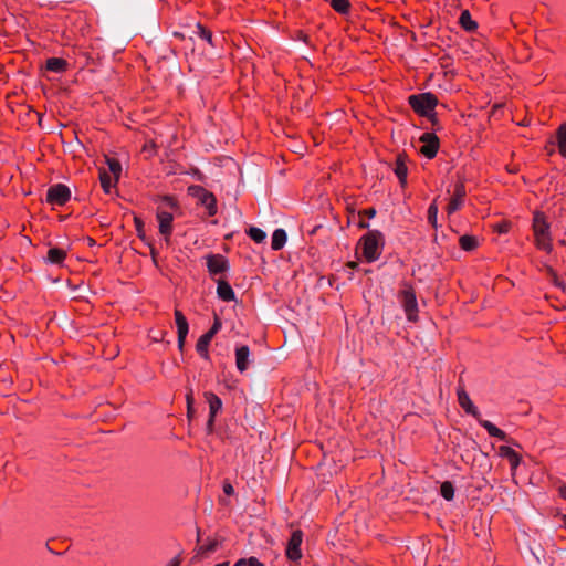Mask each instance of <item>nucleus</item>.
<instances>
[{"instance_id": "obj_3", "label": "nucleus", "mask_w": 566, "mask_h": 566, "mask_svg": "<svg viewBox=\"0 0 566 566\" xmlns=\"http://www.w3.org/2000/svg\"><path fill=\"white\" fill-rule=\"evenodd\" d=\"M360 244L365 260L369 263L375 262L381 255L384 235L378 230H370L360 239Z\"/></svg>"}, {"instance_id": "obj_8", "label": "nucleus", "mask_w": 566, "mask_h": 566, "mask_svg": "<svg viewBox=\"0 0 566 566\" xmlns=\"http://www.w3.org/2000/svg\"><path fill=\"white\" fill-rule=\"evenodd\" d=\"M71 197L70 189L63 184L51 186L46 192V201L53 206L65 205Z\"/></svg>"}, {"instance_id": "obj_39", "label": "nucleus", "mask_w": 566, "mask_h": 566, "mask_svg": "<svg viewBox=\"0 0 566 566\" xmlns=\"http://www.w3.org/2000/svg\"><path fill=\"white\" fill-rule=\"evenodd\" d=\"M179 565H180V559H179V557L177 556V557H174V558L168 563V565H167V566H179Z\"/></svg>"}, {"instance_id": "obj_25", "label": "nucleus", "mask_w": 566, "mask_h": 566, "mask_svg": "<svg viewBox=\"0 0 566 566\" xmlns=\"http://www.w3.org/2000/svg\"><path fill=\"white\" fill-rule=\"evenodd\" d=\"M459 244L464 251H473L478 248L479 240L476 237L465 234L459 239Z\"/></svg>"}, {"instance_id": "obj_9", "label": "nucleus", "mask_w": 566, "mask_h": 566, "mask_svg": "<svg viewBox=\"0 0 566 566\" xmlns=\"http://www.w3.org/2000/svg\"><path fill=\"white\" fill-rule=\"evenodd\" d=\"M420 142L422 143V146L420 147V153L431 159L437 155L438 148H439V139L434 134L431 133H424L420 137Z\"/></svg>"}, {"instance_id": "obj_19", "label": "nucleus", "mask_w": 566, "mask_h": 566, "mask_svg": "<svg viewBox=\"0 0 566 566\" xmlns=\"http://www.w3.org/2000/svg\"><path fill=\"white\" fill-rule=\"evenodd\" d=\"M66 258L65 250L61 248H50L45 258V261L50 264L62 265Z\"/></svg>"}, {"instance_id": "obj_29", "label": "nucleus", "mask_w": 566, "mask_h": 566, "mask_svg": "<svg viewBox=\"0 0 566 566\" xmlns=\"http://www.w3.org/2000/svg\"><path fill=\"white\" fill-rule=\"evenodd\" d=\"M440 493L443 499L451 501L454 496V488L451 482L446 481L441 484Z\"/></svg>"}, {"instance_id": "obj_14", "label": "nucleus", "mask_w": 566, "mask_h": 566, "mask_svg": "<svg viewBox=\"0 0 566 566\" xmlns=\"http://www.w3.org/2000/svg\"><path fill=\"white\" fill-rule=\"evenodd\" d=\"M207 268L210 274H221L228 268V262L224 256L220 254H212L207 258Z\"/></svg>"}, {"instance_id": "obj_43", "label": "nucleus", "mask_w": 566, "mask_h": 566, "mask_svg": "<svg viewBox=\"0 0 566 566\" xmlns=\"http://www.w3.org/2000/svg\"><path fill=\"white\" fill-rule=\"evenodd\" d=\"M214 566H229V562H222V563H219Z\"/></svg>"}, {"instance_id": "obj_23", "label": "nucleus", "mask_w": 566, "mask_h": 566, "mask_svg": "<svg viewBox=\"0 0 566 566\" xmlns=\"http://www.w3.org/2000/svg\"><path fill=\"white\" fill-rule=\"evenodd\" d=\"M286 243V232L283 229H276L272 234L271 247L273 250H281Z\"/></svg>"}, {"instance_id": "obj_40", "label": "nucleus", "mask_w": 566, "mask_h": 566, "mask_svg": "<svg viewBox=\"0 0 566 566\" xmlns=\"http://www.w3.org/2000/svg\"><path fill=\"white\" fill-rule=\"evenodd\" d=\"M191 403H192V398L188 395L187 396V405H188V412L189 413L191 411Z\"/></svg>"}, {"instance_id": "obj_41", "label": "nucleus", "mask_w": 566, "mask_h": 566, "mask_svg": "<svg viewBox=\"0 0 566 566\" xmlns=\"http://www.w3.org/2000/svg\"><path fill=\"white\" fill-rule=\"evenodd\" d=\"M247 560H248V559H240V560H238V562L234 564V566H243V565H245V566H247Z\"/></svg>"}, {"instance_id": "obj_42", "label": "nucleus", "mask_w": 566, "mask_h": 566, "mask_svg": "<svg viewBox=\"0 0 566 566\" xmlns=\"http://www.w3.org/2000/svg\"><path fill=\"white\" fill-rule=\"evenodd\" d=\"M367 213L369 217H374L376 211L374 209H370Z\"/></svg>"}, {"instance_id": "obj_20", "label": "nucleus", "mask_w": 566, "mask_h": 566, "mask_svg": "<svg viewBox=\"0 0 566 566\" xmlns=\"http://www.w3.org/2000/svg\"><path fill=\"white\" fill-rule=\"evenodd\" d=\"M217 294L219 298L224 302L233 301L235 297L234 291L231 285L226 281H218Z\"/></svg>"}, {"instance_id": "obj_15", "label": "nucleus", "mask_w": 566, "mask_h": 566, "mask_svg": "<svg viewBox=\"0 0 566 566\" xmlns=\"http://www.w3.org/2000/svg\"><path fill=\"white\" fill-rule=\"evenodd\" d=\"M499 451H500L501 457L507 459L511 470L514 473L521 463L520 454L515 450H513L511 447H507V446L500 447Z\"/></svg>"}, {"instance_id": "obj_24", "label": "nucleus", "mask_w": 566, "mask_h": 566, "mask_svg": "<svg viewBox=\"0 0 566 566\" xmlns=\"http://www.w3.org/2000/svg\"><path fill=\"white\" fill-rule=\"evenodd\" d=\"M460 25L465 31H474L478 28V24L475 21L472 20L471 14L468 10H464L461 12L460 19H459Z\"/></svg>"}, {"instance_id": "obj_18", "label": "nucleus", "mask_w": 566, "mask_h": 566, "mask_svg": "<svg viewBox=\"0 0 566 566\" xmlns=\"http://www.w3.org/2000/svg\"><path fill=\"white\" fill-rule=\"evenodd\" d=\"M205 397H206V400H207V402L209 405V410H210L209 424H212L216 415L220 411V409L222 407V401L213 392H206Z\"/></svg>"}, {"instance_id": "obj_7", "label": "nucleus", "mask_w": 566, "mask_h": 566, "mask_svg": "<svg viewBox=\"0 0 566 566\" xmlns=\"http://www.w3.org/2000/svg\"><path fill=\"white\" fill-rule=\"evenodd\" d=\"M221 328V322L218 317H216L213 325L211 328L201 335L196 344V350L197 353L205 359L209 358V345L214 337V335L220 331Z\"/></svg>"}, {"instance_id": "obj_1", "label": "nucleus", "mask_w": 566, "mask_h": 566, "mask_svg": "<svg viewBox=\"0 0 566 566\" xmlns=\"http://www.w3.org/2000/svg\"><path fill=\"white\" fill-rule=\"evenodd\" d=\"M178 206L176 200L166 196L161 199V203L156 212L159 233L164 237V242L166 245L170 244L174 221L172 210H176Z\"/></svg>"}, {"instance_id": "obj_34", "label": "nucleus", "mask_w": 566, "mask_h": 566, "mask_svg": "<svg viewBox=\"0 0 566 566\" xmlns=\"http://www.w3.org/2000/svg\"><path fill=\"white\" fill-rule=\"evenodd\" d=\"M494 229L496 232H499L501 234L506 233L510 229V223L509 222H500L494 226Z\"/></svg>"}, {"instance_id": "obj_32", "label": "nucleus", "mask_w": 566, "mask_h": 566, "mask_svg": "<svg viewBox=\"0 0 566 566\" xmlns=\"http://www.w3.org/2000/svg\"><path fill=\"white\" fill-rule=\"evenodd\" d=\"M437 217H438V206H437V203L434 201L428 208V221L433 227H437Z\"/></svg>"}, {"instance_id": "obj_38", "label": "nucleus", "mask_w": 566, "mask_h": 566, "mask_svg": "<svg viewBox=\"0 0 566 566\" xmlns=\"http://www.w3.org/2000/svg\"><path fill=\"white\" fill-rule=\"evenodd\" d=\"M558 493L564 500H566V484L559 486Z\"/></svg>"}, {"instance_id": "obj_35", "label": "nucleus", "mask_w": 566, "mask_h": 566, "mask_svg": "<svg viewBox=\"0 0 566 566\" xmlns=\"http://www.w3.org/2000/svg\"><path fill=\"white\" fill-rule=\"evenodd\" d=\"M247 566H264L261 562H259L255 557H250L247 560Z\"/></svg>"}, {"instance_id": "obj_11", "label": "nucleus", "mask_w": 566, "mask_h": 566, "mask_svg": "<svg viewBox=\"0 0 566 566\" xmlns=\"http://www.w3.org/2000/svg\"><path fill=\"white\" fill-rule=\"evenodd\" d=\"M174 315H175V322H176V326H177L178 348H179V350H182L185 343H186V337L189 332V325H188L187 318L185 317V315L182 314L181 311L175 310Z\"/></svg>"}, {"instance_id": "obj_30", "label": "nucleus", "mask_w": 566, "mask_h": 566, "mask_svg": "<svg viewBox=\"0 0 566 566\" xmlns=\"http://www.w3.org/2000/svg\"><path fill=\"white\" fill-rule=\"evenodd\" d=\"M248 234L256 243L263 242L266 238L265 232L262 229L256 228V227H251L248 231Z\"/></svg>"}, {"instance_id": "obj_36", "label": "nucleus", "mask_w": 566, "mask_h": 566, "mask_svg": "<svg viewBox=\"0 0 566 566\" xmlns=\"http://www.w3.org/2000/svg\"><path fill=\"white\" fill-rule=\"evenodd\" d=\"M135 223H136V230H137V232H138L139 237L142 238V237H143L142 231H143V226H144V224H143V222H142L139 219H137V218H135Z\"/></svg>"}, {"instance_id": "obj_13", "label": "nucleus", "mask_w": 566, "mask_h": 566, "mask_svg": "<svg viewBox=\"0 0 566 566\" xmlns=\"http://www.w3.org/2000/svg\"><path fill=\"white\" fill-rule=\"evenodd\" d=\"M465 187L462 182H458L454 186L453 195L447 208L448 214H452L461 208V206L463 205Z\"/></svg>"}, {"instance_id": "obj_16", "label": "nucleus", "mask_w": 566, "mask_h": 566, "mask_svg": "<svg viewBox=\"0 0 566 566\" xmlns=\"http://www.w3.org/2000/svg\"><path fill=\"white\" fill-rule=\"evenodd\" d=\"M250 349L248 346H240L235 349V365L240 373H243L249 367Z\"/></svg>"}, {"instance_id": "obj_5", "label": "nucleus", "mask_w": 566, "mask_h": 566, "mask_svg": "<svg viewBox=\"0 0 566 566\" xmlns=\"http://www.w3.org/2000/svg\"><path fill=\"white\" fill-rule=\"evenodd\" d=\"M409 104L413 111L422 116H434V107L438 104L437 97L431 93H422L409 96Z\"/></svg>"}, {"instance_id": "obj_28", "label": "nucleus", "mask_w": 566, "mask_h": 566, "mask_svg": "<svg viewBox=\"0 0 566 566\" xmlns=\"http://www.w3.org/2000/svg\"><path fill=\"white\" fill-rule=\"evenodd\" d=\"M106 163L109 170L108 174L113 175L115 180H117L122 171L120 163L115 158H106Z\"/></svg>"}, {"instance_id": "obj_17", "label": "nucleus", "mask_w": 566, "mask_h": 566, "mask_svg": "<svg viewBox=\"0 0 566 566\" xmlns=\"http://www.w3.org/2000/svg\"><path fill=\"white\" fill-rule=\"evenodd\" d=\"M394 172L397 176V178L399 179L400 185L402 187H405L407 185V176H408L406 156L398 155L396 163H395Z\"/></svg>"}, {"instance_id": "obj_4", "label": "nucleus", "mask_w": 566, "mask_h": 566, "mask_svg": "<svg viewBox=\"0 0 566 566\" xmlns=\"http://www.w3.org/2000/svg\"><path fill=\"white\" fill-rule=\"evenodd\" d=\"M533 231L538 249L549 252L552 250L549 224L542 212H535L533 218Z\"/></svg>"}, {"instance_id": "obj_2", "label": "nucleus", "mask_w": 566, "mask_h": 566, "mask_svg": "<svg viewBox=\"0 0 566 566\" xmlns=\"http://www.w3.org/2000/svg\"><path fill=\"white\" fill-rule=\"evenodd\" d=\"M458 401L461 408L469 415L478 418L479 423L488 431L491 437L497 438L499 440L504 441L506 439V434L503 430L499 429L495 424H493L489 420L480 419V412L478 408L474 406L472 400L470 399L468 392L463 388H458Z\"/></svg>"}, {"instance_id": "obj_27", "label": "nucleus", "mask_w": 566, "mask_h": 566, "mask_svg": "<svg viewBox=\"0 0 566 566\" xmlns=\"http://www.w3.org/2000/svg\"><path fill=\"white\" fill-rule=\"evenodd\" d=\"M99 180H101V185H102V188L103 190L106 192V193H111L115 182L117 180H113L111 174H108L107 171L105 170H102L101 174H99Z\"/></svg>"}, {"instance_id": "obj_37", "label": "nucleus", "mask_w": 566, "mask_h": 566, "mask_svg": "<svg viewBox=\"0 0 566 566\" xmlns=\"http://www.w3.org/2000/svg\"><path fill=\"white\" fill-rule=\"evenodd\" d=\"M233 486L229 483L223 485V492L228 495H231L233 493Z\"/></svg>"}, {"instance_id": "obj_12", "label": "nucleus", "mask_w": 566, "mask_h": 566, "mask_svg": "<svg viewBox=\"0 0 566 566\" xmlns=\"http://www.w3.org/2000/svg\"><path fill=\"white\" fill-rule=\"evenodd\" d=\"M202 206L208 210L209 216H214L217 212L214 196L201 187L191 188Z\"/></svg>"}, {"instance_id": "obj_22", "label": "nucleus", "mask_w": 566, "mask_h": 566, "mask_svg": "<svg viewBox=\"0 0 566 566\" xmlns=\"http://www.w3.org/2000/svg\"><path fill=\"white\" fill-rule=\"evenodd\" d=\"M45 67L53 73H64L67 69V62L61 57H50L46 60Z\"/></svg>"}, {"instance_id": "obj_33", "label": "nucleus", "mask_w": 566, "mask_h": 566, "mask_svg": "<svg viewBox=\"0 0 566 566\" xmlns=\"http://www.w3.org/2000/svg\"><path fill=\"white\" fill-rule=\"evenodd\" d=\"M198 29H199V36L206 41H208L210 44H212V34L209 30H206L205 28H202L200 24H198Z\"/></svg>"}, {"instance_id": "obj_21", "label": "nucleus", "mask_w": 566, "mask_h": 566, "mask_svg": "<svg viewBox=\"0 0 566 566\" xmlns=\"http://www.w3.org/2000/svg\"><path fill=\"white\" fill-rule=\"evenodd\" d=\"M219 547V541L216 538H209L207 543L200 545L196 549V558H203L208 554L213 553Z\"/></svg>"}, {"instance_id": "obj_26", "label": "nucleus", "mask_w": 566, "mask_h": 566, "mask_svg": "<svg viewBox=\"0 0 566 566\" xmlns=\"http://www.w3.org/2000/svg\"><path fill=\"white\" fill-rule=\"evenodd\" d=\"M557 145L559 154L566 157V123L562 124L557 129Z\"/></svg>"}, {"instance_id": "obj_6", "label": "nucleus", "mask_w": 566, "mask_h": 566, "mask_svg": "<svg viewBox=\"0 0 566 566\" xmlns=\"http://www.w3.org/2000/svg\"><path fill=\"white\" fill-rule=\"evenodd\" d=\"M399 301L405 310L408 321L416 322L418 319V303L413 289L405 284L399 292Z\"/></svg>"}, {"instance_id": "obj_31", "label": "nucleus", "mask_w": 566, "mask_h": 566, "mask_svg": "<svg viewBox=\"0 0 566 566\" xmlns=\"http://www.w3.org/2000/svg\"><path fill=\"white\" fill-rule=\"evenodd\" d=\"M331 6L338 13H347L349 9L348 0H331Z\"/></svg>"}, {"instance_id": "obj_10", "label": "nucleus", "mask_w": 566, "mask_h": 566, "mask_svg": "<svg viewBox=\"0 0 566 566\" xmlns=\"http://www.w3.org/2000/svg\"><path fill=\"white\" fill-rule=\"evenodd\" d=\"M303 541V534L300 530L292 533L291 538L286 546V556L291 560H298L302 557L301 544Z\"/></svg>"}]
</instances>
